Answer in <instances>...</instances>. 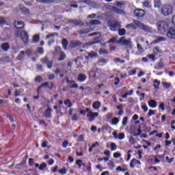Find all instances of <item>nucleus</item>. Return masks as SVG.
Wrapping results in <instances>:
<instances>
[{"instance_id": "obj_1", "label": "nucleus", "mask_w": 175, "mask_h": 175, "mask_svg": "<svg viewBox=\"0 0 175 175\" xmlns=\"http://www.w3.org/2000/svg\"><path fill=\"white\" fill-rule=\"evenodd\" d=\"M157 29L161 33H165L169 29V23L165 21H159L156 23Z\"/></svg>"}, {"instance_id": "obj_2", "label": "nucleus", "mask_w": 175, "mask_h": 175, "mask_svg": "<svg viewBox=\"0 0 175 175\" xmlns=\"http://www.w3.org/2000/svg\"><path fill=\"white\" fill-rule=\"evenodd\" d=\"M118 43L122 46H126V49H129V50H132V49H133V45L132 44L131 38L126 40L125 39V37H122L119 39Z\"/></svg>"}, {"instance_id": "obj_3", "label": "nucleus", "mask_w": 175, "mask_h": 175, "mask_svg": "<svg viewBox=\"0 0 175 175\" xmlns=\"http://www.w3.org/2000/svg\"><path fill=\"white\" fill-rule=\"evenodd\" d=\"M108 27H109L111 31H118L121 28V23L116 20L111 21L108 22Z\"/></svg>"}, {"instance_id": "obj_4", "label": "nucleus", "mask_w": 175, "mask_h": 175, "mask_svg": "<svg viewBox=\"0 0 175 175\" xmlns=\"http://www.w3.org/2000/svg\"><path fill=\"white\" fill-rule=\"evenodd\" d=\"M173 12V7L170 5H165L161 8V13L163 16H169Z\"/></svg>"}, {"instance_id": "obj_5", "label": "nucleus", "mask_w": 175, "mask_h": 175, "mask_svg": "<svg viewBox=\"0 0 175 175\" xmlns=\"http://www.w3.org/2000/svg\"><path fill=\"white\" fill-rule=\"evenodd\" d=\"M17 38H21L23 42L28 43V33L26 31H22L21 33H16Z\"/></svg>"}, {"instance_id": "obj_6", "label": "nucleus", "mask_w": 175, "mask_h": 175, "mask_svg": "<svg viewBox=\"0 0 175 175\" xmlns=\"http://www.w3.org/2000/svg\"><path fill=\"white\" fill-rule=\"evenodd\" d=\"M54 36H58V33H49L46 37L45 39H50L48 42L49 46H51L53 43H54L55 40H54Z\"/></svg>"}, {"instance_id": "obj_7", "label": "nucleus", "mask_w": 175, "mask_h": 175, "mask_svg": "<svg viewBox=\"0 0 175 175\" xmlns=\"http://www.w3.org/2000/svg\"><path fill=\"white\" fill-rule=\"evenodd\" d=\"M134 14L136 17H138V18H139L140 17H144V15L146 14V11H144V10L137 8L134 11Z\"/></svg>"}, {"instance_id": "obj_8", "label": "nucleus", "mask_w": 175, "mask_h": 175, "mask_svg": "<svg viewBox=\"0 0 175 175\" xmlns=\"http://www.w3.org/2000/svg\"><path fill=\"white\" fill-rule=\"evenodd\" d=\"M167 38L168 39H175V28L172 27L169 29L168 31L167 32Z\"/></svg>"}, {"instance_id": "obj_9", "label": "nucleus", "mask_w": 175, "mask_h": 175, "mask_svg": "<svg viewBox=\"0 0 175 175\" xmlns=\"http://www.w3.org/2000/svg\"><path fill=\"white\" fill-rule=\"evenodd\" d=\"M139 28L140 29H142V31H144V32H148L149 33H152V32H154L152 28H151L148 25H144V23H142L141 27Z\"/></svg>"}, {"instance_id": "obj_10", "label": "nucleus", "mask_w": 175, "mask_h": 175, "mask_svg": "<svg viewBox=\"0 0 175 175\" xmlns=\"http://www.w3.org/2000/svg\"><path fill=\"white\" fill-rule=\"evenodd\" d=\"M42 64H46L48 69H51L53 68V62L49 59V57H44L41 59Z\"/></svg>"}, {"instance_id": "obj_11", "label": "nucleus", "mask_w": 175, "mask_h": 175, "mask_svg": "<svg viewBox=\"0 0 175 175\" xmlns=\"http://www.w3.org/2000/svg\"><path fill=\"white\" fill-rule=\"evenodd\" d=\"M99 116V113L98 112H90V113L87 114V117L89 118V121L90 122H92L94 120H95V117H98Z\"/></svg>"}, {"instance_id": "obj_12", "label": "nucleus", "mask_w": 175, "mask_h": 175, "mask_svg": "<svg viewBox=\"0 0 175 175\" xmlns=\"http://www.w3.org/2000/svg\"><path fill=\"white\" fill-rule=\"evenodd\" d=\"M25 26V25L21 21H14V27L16 29H21L24 28Z\"/></svg>"}, {"instance_id": "obj_13", "label": "nucleus", "mask_w": 175, "mask_h": 175, "mask_svg": "<svg viewBox=\"0 0 175 175\" xmlns=\"http://www.w3.org/2000/svg\"><path fill=\"white\" fill-rule=\"evenodd\" d=\"M98 38L94 39V41L90 42H87L85 43L83 46L85 49H88V46H93V44H97V43H100V40H96Z\"/></svg>"}, {"instance_id": "obj_14", "label": "nucleus", "mask_w": 175, "mask_h": 175, "mask_svg": "<svg viewBox=\"0 0 175 175\" xmlns=\"http://www.w3.org/2000/svg\"><path fill=\"white\" fill-rule=\"evenodd\" d=\"M68 23H72V24H75V25H80L81 27H83V25H84V23H83V21L76 19H70L68 21Z\"/></svg>"}, {"instance_id": "obj_15", "label": "nucleus", "mask_w": 175, "mask_h": 175, "mask_svg": "<svg viewBox=\"0 0 175 175\" xmlns=\"http://www.w3.org/2000/svg\"><path fill=\"white\" fill-rule=\"evenodd\" d=\"M166 38L165 37H157L155 40L151 42V44H157L161 43V42H165Z\"/></svg>"}, {"instance_id": "obj_16", "label": "nucleus", "mask_w": 175, "mask_h": 175, "mask_svg": "<svg viewBox=\"0 0 175 175\" xmlns=\"http://www.w3.org/2000/svg\"><path fill=\"white\" fill-rule=\"evenodd\" d=\"M142 23L139 21H133V29H137L142 27Z\"/></svg>"}, {"instance_id": "obj_17", "label": "nucleus", "mask_w": 175, "mask_h": 175, "mask_svg": "<svg viewBox=\"0 0 175 175\" xmlns=\"http://www.w3.org/2000/svg\"><path fill=\"white\" fill-rule=\"evenodd\" d=\"M140 161L137 160L136 159H133L131 160L130 163V167H135V165H141Z\"/></svg>"}, {"instance_id": "obj_18", "label": "nucleus", "mask_w": 175, "mask_h": 175, "mask_svg": "<svg viewBox=\"0 0 175 175\" xmlns=\"http://www.w3.org/2000/svg\"><path fill=\"white\" fill-rule=\"evenodd\" d=\"M70 44H71V47L75 48V47H79V46L83 44V43L81 41L76 40V41H71Z\"/></svg>"}, {"instance_id": "obj_19", "label": "nucleus", "mask_w": 175, "mask_h": 175, "mask_svg": "<svg viewBox=\"0 0 175 175\" xmlns=\"http://www.w3.org/2000/svg\"><path fill=\"white\" fill-rule=\"evenodd\" d=\"M148 106H150V107H151L152 109H155V107H157V101L155 100H150L148 102Z\"/></svg>"}, {"instance_id": "obj_20", "label": "nucleus", "mask_w": 175, "mask_h": 175, "mask_svg": "<svg viewBox=\"0 0 175 175\" xmlns=\"http://www.w3.org/2000/svg\"><path fill=\"white\" fill-rule=\"evenodd\" d=\"M53 111V109H51L50 107H49L47 109H46L44 112V117L46 118H51V112Z\"/></svg>"}, {"instance_id": "obj_21", "label": "nucleus", "mask_w": 175, "mask_h": 175, "mask_svg": "<svg viewBox=\"0 0 175 175\" xmlns=\"http://www.w3.org/2000/svg\"><path fill=\"white\" fill-rule=\"evenodd\" d=\"M78 80L80 81V83H84V81L87 80V76L84 74H79Z\"/></svg>"}, {"instance_id": "obj_22", "label": "nucleus", "mask_w": 175, "mask_h": 175, "mask_svg": "<svg viewBox=\"0 0 175 175\" xmlns=\"http://www.w3.org/2000/svg\"><path fill=\"white\" fill-rule=\"evenodd\" d=\"M19 9L21 10V12H23V13H25V14H28V13H29V10L21 4L19 5Z\"/></svg>"}, {"instance_id": "obj_23", "label": "nucleus", "mask_w": 175, "mask_h": 175, "mask_svg": "<svg viewBox=\"0 0 175 175\" xmlns=\"http://www.w3.org/2000/svg\"><path fill=\"white\" fill-rule=\"evenodd\" d=\"M113 12L116 13V14H122V15H125V11L121 10V9H118L117 8L115 7V8H113Z\"/></svg>"}, {"instance_id": "obj_24", "label": "nucleus", "mask_w": 175, "mask_h": 175, "mask_svg": "<svg viewBox=\"0 0 175 175\" xmlns=\"http://www.w3.org/2000/svg\"><path fill=\"white\" fill-rule=\"evenodd\" d=\"M100 106H101V104H100V102L99 101H96L92 104L93 109H95L96 110H98V109H99Z\"/></svg>"}, {"instance_id": "obj_25", "label": "nucleus", "mask_w": 175, "mask_h": 175, "mask_svg": "<svg viewBox=\"0 0 175 175\" xmlns=\"http://www.w3.org/2000/svg\"><path fill=\"white\" fill-rule=\"evenodd\" d=\"M111 125H117L120 122V119L118 118H113L110 121Z\"/></svg>"}, {"instance_id": "obj_26", "label": "nucleus", "mask_w": 175, "mask_h": 175, "mask_svg": "<svg viewBox=\"0 0 175 175\" xmlns=\"http://www.w3.org/2000/svg\"><path fill=\"white\" fill-rule=\"evenodd\" d=\"M24 57H25V52L24 51H21L20 54L17 57V59L21 61L24 59Z\"/></svg>"}, {"instance_id": "obj_27", "label": "nucleus", "mask_w": 175, "mask_h": 175, "mask_svg": "<svg viewBox=\"0 0 175 175\" xmlns=\"http://www.w3.org/2000/svg\"><path fill=\"white\" fill-rule=\"evenodd\" d=\"M1 47L4 51H8L9 50V43H3Z\"/></svg>"}, {"instance_id": "obj_28", "label": "nucleus", "mask_w": 175, "mask_h": 175, "mask_svg": "<svg viewBox=\"0 0 175 175\" xmlns=\"http://www.w3.org/2000/svg\"><path fill=\"white\" fill-rule=\"evenodd\" d=\"M153 82L154 83L153 87H154L155 90H158L159 88L161 81H158V79H154Z\"/></svg>"}, {"instance_id": "obj_29", "label": "nucleus", "mask_w": 175, "mask_h": 175, "mask_svg": "<svg viewBox=\"0 0 175 175\" xmlns=\"http://www.w3.org/2000/svg\"><path fill=\"white\" fill-rule=\"evenodd\" d=\"M154 54H161L162 53V50H161V49H159V47L156 46L152 50Z\"/></svg>"}, {"instance_id": "obj_30", "label": "nucleus", "mask_w": 175, "mask_h": 175, "mask_svg": "<svg viewBox=\"0 0 175 175\" xmlns=\"http://www.w3.org/2000/svg\"><path fill=\"white\" fill-rule=\"evenodd\" d=\"M90 32H91V29L87 28L85 29L79 31V35H84L85 33H90Z\"/></svg>"}, {"instance_id": "obj_31", "label": "nucleus", "mask_w": 175, "mask_h": 175, "mask_svg": "<svg viewBox=\"0 0 175 175\" xmlns=\"http://www.w3.org/2000/svg\"><path fill=\"white\" fill-rule=\"evenodd\" d=\"M90 25H99L100 24V21L99 20H92L90 21Z\"/></svg>"}, {"instance_id": "obj_32", "label": "nucleus", "mask_w": 175, "mask_h": 175, "mask_svg": "<svg viewBox=\"0 0 175 175\" xmlns=\"http://www.w3.org/2000/svg\"><path fill=\"white\" fill-rule=\"evenodd\" d=\"M113 62L115 64H118L120 62V64H125V60H121L120 57H115L113 59Z\"/></svg>"}, {"instance_id": "obj_33", "label": "nucleus", "mask_w": 175, "mask_h": 175, "mask_svg": "<svg viewBox=\"0 0 175 175\" xmlns=\"http://www.w3.org/2000/svg\"><path fill=\"white\" fill-rule=\"evenodd\" d=\"M55 0H36V2L40 3H51V2H54Z\"/></svg>"}, {"instance_id": "obj_34", "label": "nucleus", "mask_w": 175, "mask_h": 175, "mask_svg": "<svg viewBox=\"0 0 175 175\" xmlns=\"http://www.w3.org/2000/svg\"><path fill=\"white\" fill-rule=\"evenodd\" d=\"M126 33V30L125 29H118V35L120 36H124Z\"/></svg>"}, {"instance_id": "obj_35", "label": "nucleus", "mask_w": 175, "mask_h": 175, "mask_svg": "<svg viewBox=\"0 0 175 175\" xmlns=\"http://www.w3.org/2000/svg\"><path fill=\"white\" fill-rule=\"evenodd\" d=\"M62 46L64 50H66V48L68 47V40L66 39H63L62 42Z\"/></svg>"}, {"instance_id": "obj_36", "label": "nucleus", "mask_w": 175, "mask_h": 175, "mask_svg": "<svg viewBox=\"0 0 175 175\" xmlns=\"http://www.w3.org/2000/svg\"><path fill=\"white\" fill-rule=\"evenodd\" d=\"M88 55L90 58H96V57H98V53H96V52H90L88 53Z\"/></svg>"}, {"instance_id": "obj_37", "label": "nucleus", "mask_w": 175, "mask_h": 175, "mask_svg": "<svg viewBox=\"0 0 175 175\" xmlns=\"http://www.w3.org/2000/svg\"><path fill=\"white\" fill-rule=\"evenodd\" d=\"M161 6H162L161 0H154V8H160Z\"/></svg>"}, {"instance_id": "obj_38", "label": "nucleus", "mask_w": 175, "mask_h": 175, "mask_svg": "<svg viewBox=\"0 0 175 175\" xmlns=\"http://www.w3.org/2000/svg\"><path fill=\"white\" fill-rule=\"evenodd\" d=\"M66 58V55H65V53L60 52L59 58L58 59V61H64Z\"/></svg>"}, {"instance_id": "obj_39", "label": "nucleus", "mask_w": 175, "mask_h": 175, "mask_svg": "<svg viewBox=\"0 0 175 175\" xmlns=\"http://www.w3.org/2000/svg\"><path fill=\"white\" fill-rule=\"evenodd\" d=\"M64 105H66V106H68V107H69V108L72 107V103L70 102V100H69V99H66L64 101Z\"/></svg>"}, {"instance_id": "obj_40", "label": "nucleus", "mask_w": 175, "mask_h": 175, "mask_svg": "<svg viewBox=\"0 0 175 175\" xmlns=\"http://www.w3.org/2000/svg\"><path fill=\"white\" fill-rule=\"evenodd\" d=\"M99 54L100 55H107L109 54V52L107 51V50H105V49H100L99 51H98Z\"/></svg>"}, {"instance_id": "obj_41", "label": "nucleus", "mask_w": 175, "mask_h": 175, "mask_svg": "<svg viewBox=\"0 0 175 175\" xmlns=\"http://www.w3.org/2000/svg\"><path fill=\"white\" fill-rule=\"evenodd\" d=\"M162 85L164 87V88H170V87H172V83L167 82H163Z\"/></svg>"}, {"instance_id": "obj_42", "label": "nucleus", "mask_w": 175, "mask_h": 175, "mask_svg": "<svg viewBox=\"0 0 175 175\" xmlns=\"http://www.w3.org/2000/svg\"><path fill=\"white\" fill-rule=\"evenodd\" d=\"M117 150V144L116 143L112 142L111 144V151H116Z\"/></svg>"}, {"instance_id": "obj_43", "label": "nucleus", "mask_w": 175, "mask_h": 175, "mask_svg": "<svg viewBox=\"0 0 175 175\" xmlns=\"http://www.w3.org/2000/svg\"><path fill=\"white\" fill-rule=\"evenodd\" d=\"M118 139L119 140H122L123 139H125V134L124 133H121L118 135Z\"/></svg>"}, {"instance_id": "obj_44", "label": "nucleus", "mask_w": 175, "mask_h": 175, "mask_svg": "<svg viewBox=\"0 0 175 175\" xmlns=\"http://www.w3.org/2000/svg\"><path fill=\"white\" fill-rule=\"evenodd\" d=\"M60 51H61V47L56 46L55 48V52L53 53L54 55H57V54H58V53H59Z\"/></svg>"}, {"instance_id": "obj_45", "label": "nucleus", "mask_w": 175, "mask_h": 175, "mask_svg": "<svg viewBox=\"0 0 175 175\" xmlns=\"http://www.w3.org/2000/svg\"><path fill=\"white\" fill-rule=\"evenodd\" d=\"M35 81L38 83H42V81H43V78H42V77L40 76H37L35 78Z\"/></svg>"}, {"instance_id": "obj_46", "label": "nucleus", "mask_w": 175, "mask_h": 175, "mask_svg": "<svg viewBox=\"0 0 175 175\" xmlns=\"http://www.w3.org/2000/svg\"><path fill=\"white\" fill-rule=\"evenodd\" d=\"M59 174L64 175L66 173V168L63 167V169L59 170Z\"/></svg>"}, {"instance_id": "obj_47", "label": "nucleus", "mask_w": 175, "mask_h": 175, "mask_svg": "<svg viewBox=\"0 0 175 175\" xmlns=\"http://www.w3.org/2000/svg\"><path fill=\"white\" fill-rule=\"evenodd\" d=\"M39 36L35 35L33 38V42H34V43H38V42H39Z\"/></svg>"}, {"instance_id": "obj_48", "label": "nucleus", "mask_w": 175, "mask_h": 175, "mask_svg": "<svg viewBox=\"0 0 175 175\" xmlns=\"http://www.w3.org/2000/svg\"><path fill=\"white\" fill-rule=\"evenodd\" d=\"M143 131L140 129H138L137 131V133H135L133 135V136H140V135H142Z\"/></svg>"}, {"instance_id": "obj_49", "label": "nucleus", "mask_w": 175, "mask_h": 175, "mask_svg": "<svg viewBox=\"0 0 175 175\" xmlns=\"http://www.w3.org/2000/svg\"><path fill=\"white\" fill-rule=\"evenodd\" d=\"M158 68L157 69H163V66H165V64H163V62H160L158 63Z\"/></svg>"}, {"instance_id": "obj_50", "label": "nucleus", "mask_w": 175, "mask_h": 175, "mask_svg": "<svg viewBox=\"0 0 175 175\" xmlns=\"http://www.w3.org/2000/svg\"><path fill=\"white\" fill-rule=\"evenodd\" d=\"M46 166L47 164H46V163H42L39 167V170H43V169H44V167H46Z\"/></svg>"}, {"instance_id": "obj_51", "label": "nucleus", "mask_w": 175, "mask_h": 175, "mask_svg": "<svg viewBox=\"0 0 175 175\" xmlns=\"http://www.w3.org/2000/svg\"><path fill=\"white\" fill-rule=\"evenodd\" d=\"M127 122H128V117L126 116L123 118L122 124L125 126Z\"/></svg>"}, {"instance_id": "obj_52", "label": "nucleus", "mask_w": 175, "mask_h": 175, "mask_svg": "<svg viewBox=\"0 0 175 175\" xmlns=\"http://www.w3.org/2000/svg\"><path fill=\"white\" fill-rule=\"evenodd\" d=\"M77 142H84V135H80L77 138Z\"/></svg>"}, {"instance_id": "obj_53", "label": "nucleus", "mask_w": 175, "mask_h": 175, "mask_svg": "<svg viewBox=\"0 0 175 175\" xmlns=\"http://www.w3.org/2000/svg\"><path fill=\"white\" fill-rule=\"evenodd\" d=\"M72 121H78L79 120V115L75 113L72 118Z\"/></svg>"}, {"instance_id": "obj_54", "label": "nucleus", "mask_w": 175, "mask_h": 175, "mask_svg": "<svg viewBox=\"0 0 175 175\" xmlns=\"http://www.w3.org/2000/svg\"><path fill=\"white\" fill-rule=\"evenodd\" d=\"M6 23V19L5 18L0 16V25H2V24H5Z\"/></svg>"}, {"instance_id": "obj_55", "label": "nucleus", "mask_w": 175, "mask_h": 175, "mask_svg": "<svg viewBox=\"0 0 175 175\" xmlns=\"http://www.w3.org/2000/svg\"><path fill=\"white\" fill-rule=\"evenodd\" d=\"M148 57L150 59H152V61H155V55H154V54L148 55Z\"/></svg>"}, {"instance_id": "obj_56", "label": "nucleus", "mask_w": 175, "mask_h": 175, "mask_svg": "<svg viewBox=\"0 0 175 175\" xmlns=\"http://www.w3.org/2000/svg\"><path fill=\"white\" fill-rule=\"evenodd\" d=\"M141 108L144 110V111L146 112L148 111V107L146 105H142Z\"/></svg>"}, {"instance_id": "obj_57", "label": "nucleus", "mask_w": 175, "mask_h": 175, "mask_svg": "<svg viewBox=\"0 0 175 175\" xmlns=\"http://www.w3.org/2000/svg\"><path fill=\"white\" fill-rule=\"evenodd\" d=\"M122 5H125V1H117L116 2V6H122Z\"/></svg>"}, {"instance_id": "obj_58", "label": "nucleus", "mask_w": 175, "mask_h": 175, "mask_svg": "<svg viewBox=\"0 0 175 175\" xmlns=\"http://www.w3.org/2000/svg\"><path fill=\"white\" fill-rule=\"evenodd\" d=\"M136 70H131L129 71V76H133V75H136Z\"/></svg>"}, {"instance_id": "obj_59", "label": "nucleus", "mask_w": 175, "mask_h": 175, "mask_svg": "<svg viewBox=\"0 0 175 175\" xmlns=\"http://www.w3.org/2000/svg\"><path fill=\"white\" fill-rule=\"evenodd\" d=\"M129 143L131 144H135V143H136V141H135V138H133V137H131L129 138Z\"/></svg>"}, {"instance_id": "obj_60", "label": "nucleus", "mask_w": 175, "mask_h": 175, "mask_svg": "<svg viewBox=\"0 0 175 175\" xmlns=\"http://www.w3.org/2000/svg\"><path fill=\"white\" fill-rule=\"evenodd\" d=\"M107 9H109V10H112V12H114V9H116V7L111 6L110 5H107L106 6Z\"/></svg>"}, {"instance_id": "obj_61", "label": "nucleus", "mask_w": 175, "mask_h": 175, "mask_svg": "<svg viewBox=\"0 0 175 175\" xmlns=\"http://www.w3.org/2000/svg\"><path fill=\"white\" fill-rule=\"evenodd\" d=\"M37 53H38V54H43V53H44V51L43 50V48H38Z\"/></svg>"}, {"instance_id": "obj_62", "label": "nucleus", "mask_w": 175, "mask_h": 175, "mask_svg": "<svg viewBox=\"0 0 175 175\" xmlns=\"http://www.w3.org/2000/svg\"><path fill=\"white\" fill-rule=\"evenodd\" d=\"M116 40H117V37H113L108 41V43H114Z\"/></svg>"}, {"instance_id": "obj_63", "label": "nucleus", "mask_w": 175, "mask_h": 175, "mask_svg": "<svg viewBox=\"0 0 175 175\" xmlns=\"http://www.w3.org/2000/svg\"><path fill=\"white\" fill-rule=\"evenodd\" d=\"M48 79H49V80H54L55 79V75L54 74H51L48 76Z\"/></svg>"}, {"instance_id": "obj_64", "label": "nucleus", "mask_w": 175, "mask_h": 175, "mask_svg": "<svg viewBox=\"0 0 175 175\" xmlns=\"http://www.w3.org/2000/svg\"><path fill=\"white\" fill-rule=\"evenodd\" d=\"M121 157V153L115 152L113 153V157L115 158H120Z\"/></svg>"}]
</instances>
